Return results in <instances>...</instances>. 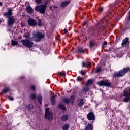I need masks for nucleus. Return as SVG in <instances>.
Here are the masks:
<instances>
[{
    "label": "nucleus",
    "instance_id": "nucleus-42",
    "mask_svg": "<svg viewBox=\"0 0 130 130\" xmlns=\"http://www.w3.org/2000/svg\"><path fill=\"white\" fill-rule=\"evenodd\" d=\"M8 99H9V100H10L11 101H13V100H14V98H13L12 96H9Z\"/></svg>",
    "mask_w": 130,
    "mask_h": 130
},
{
    "label": "nucleus",
    "instance_id": "nucleus-24",
    "mask_svg": "<svg viewBox=\"0 0 130 130\" xmlns=\"http://www.w3.org/2000/svg\"><path fill=\"white\" fill-rule=\"evenodd\" d=\"M77 52H80V53H84V49L82 48H78L77 49Z\"/></svg>",
    "mask_w": 130,
    "mask_h": 130
},
{
    "label": "nucleus",
    "instance_id": "nucleus-22",
    "mask_svg": "<svg viewBox=\"0 0 130 130\" xmlns=\"http://www.w3.org/2000/svg\"><path fill=\"white\" fill-rule=\"evenodd\" d=\"M69 127H70V125H69V124H66L62 126V129L68 130L69 129Z\"/></svg>",
    "mask_w": 130,
    "mask_h": 130
},
{
    "label": "nucleus",
    "instance_id": "nucleus-18",
    "mask_svg": "<svg viewBox=\"0 0 130 130\" xmlns=\"http://www.w3.org/2000/svg\"><path fill=\"white\" fill-rule=\"evenodd\" d=\"M84 130H93V125L89 123Z\"/></svg>",
    "mask_w": 130,
    "mask_h": 130
},
{
    "label": "nucleus",
    "instance_id": "nucleus-48",
    "mask_svg": "<svg viewBox=\"0 0 130 130\" xmlns=\"http://www.w3.org/2000/svg\"><path fill=\"white\" fill-rule=\"evenodd\" d=\"M87 24H88V21H85L84 23V26H85V25H87Z\"/></svg>",
    "mask_w": 130,
    "mask_h": 130
},
{
    "label": "nucleus",
    "instance_id": "nucleus-29",
    "mask_svg": "<svg viewBox=\"0 0 130 130\" xmlns=\"http://www.w3.org/2000/svg\"><path fill=\"white\" fill-rule=\"evenodd\" d=\"M88 91H89V88L88 87H85L82 89V92L83 93H84V92H88Z\"/></svg>",
    "mask_w": 130,
    "mask_h": 130
},
{
    "label": "nucleus",
    "instance_id": "nucleus-13",
    "mask_svg": "<svg viewBox=\"0 0 130 130\" xmlns=\"http://www.w3.org/2000/svg\"><path fill=\"white\" fill-rule=\"evenodd\" d=\"M82 67H83L84 68H86V67H87V68H91L90 62H87V63H86L83 61L82 62Z\"/></svg>",
    "mask_w": 130,
    "mask_h": 130
},
{
    "label": "nucleus",
    "instance_id": "nucleus-19",
    "mask_svg": "<svg viewBox=\"0 0 130 130\" xmlns=\"http://www.w3.org/2000/svg\"><path fill=\"white\" fill-rule=\"evenodd\" d=\"M78 101L79 102L78 105L80 107H82L83 105H84V101L83 100V99H81V100L79 101L78 100Z\"/></svg>",
    "mask_w": 130,
    "mask_h": 130
},
{
    "label": "nucleus",
    "instance_id": "nucleus-43",
    "mask_svg": "<svg viewBox=\"0 0 130 130\" xmlns=\"http://www.w3.org/2000/svg\"><path fill=\"white\" fill-rule=\"evenodd\" d=\"M31 90H32V91H35V86L34 85H32L31 86Z\"/></svg>",
    "mask_w": 130,
    "mask_h": 130
},
{
    "label": "nucleus",
    "instance_id": "nucleus-21",
    "mask_svg": "<svg viewBox=\"0 0 130 130\" xmlns=\"http://www.w3.org/2000/svg\"><path fill=\"white\" fill-rule=\"evenodd\" d=\"M75 98H76L74 95H72V96H71V97H70L69 101H70V102H71V103H72V104H73V103H74Z\"/></svg>",
    "mask_w": 130,
    "mask_h": 130
},
{
    "label": "nucleus",
    "instance_id": "nucleus-52",
    "mask_svg": "<svg viewBox=\"0 0 130 130\" xmlns=\"http://www.w3.org/2000/svg\"><path fill=\"white\" fill-rule=\"evenodd\" d=\"M21 25H22V26H24V24H21Z\"/></svg>",
    "mask_w": 130,
    "mask_h": 130
},
{
    "label": "nucleus",
    "instance_id": "nucleus-39",
    "mask_svg": "<svg viewBox=\"0 0 130 130\" xmlns=\"http://www.w3.org/2000/svg\"><path fill=\"white\" fill-rule=\"evenodd\" d=\"M35 1L37 3V5H39V4L42 2V0H35Z\"/></svg>",
    "mask_w": 130,
    "mask_h": 130
},
{
    "label": "nucleus",
    "instance_id": "nucleus-30",
    "mask_svg": "<svg viewBox=\"0 0 130 130\" xmlns=\"http://www.w3.org/2000/svg\"><path fill=\"white\" fill-rule=\"evenodd\" d=\"M38 25L39 27H41V26H42V23H41V20L40 19H38Z\"/></svg>",
    "mask_w": 130,
    "mask_h": 130
},
{
    "label": "nucleus",
    "instance_id": "nucleus-38",
    "mask_svg": "<svg viewBox=\"0 0 130 130\" xmlns=\"http://www.w3.org/2000/svg\"><path fill=\"white\" fill-rule=\"evenodd\" d=\"M30 97L31 99H35V98H36V95H35V94H31Z\"/></svg>",
    "mask_w": 130,
    "mask_h": 130
},
{
    "label": "nucleus",
    "instance_id": "nucleus-25",
    "mask_svg": "<svg viewBox=\"0 0 130 130\" xmlns=\"http://www.w3.org/2000/svg\"><path fill=\"white\" fill-rule=\"evenodd\" d=\"M89 45L90 48H92L94 47V45H95V43H94L93 41H89Z\"/></svg>",
    "mask_w": 130,
    "mask_h": 130
},
{
    "label": "nucleus",
    "instance_id": "nucleus-17",
    "mask_svg": "<svg viewBox=\"0 0 130 130\" xmlns=\"http://www.w3.org/2000/svg\"><path fill=\"white\" fill-rule=\"evenodd\" d=\"M68 119H69V116L67 114L63 115L61 117V120L62 121H66L68 120Z\"/></svg>",
    "mask_w": 130,
    "mask_h": 130
},
{
    "label": "nucleus",
    "instance_id": "nucleus-2",
    "mask_svg": "<svg viewBox=\"0 0 130 130\" xmlns=\"http://www.w3.org/2000/svg\"><path fill=\"white\" fill-rule=\"evenodd\" d=\"M129 71V68H123V70H120L118 72L114 73V75H113V77L115 78H118V77H122L125 74H126L127 72Z\"/></svg>",
    "mask_w": 130,
    "mask_h": 130
},
{
    "label": "nucleus",
    "instance_id": "nucleus-40",
    "mask_svg": "<svg viewBox=\"0 0 130 130\" xmlns=\"http://www.w3.org/2000/svg\"><path fill=\"white\" fill-rule=\"evenodd\" d=\"M80 74L81 75H82L83 76H84V75H85L86 74V72H85V71H83V70H81L80 71Z\"/></svg>",
    "mask_w": 130,
    "mask_h": 130
},
{
    "label": "nucleus",
    "instance_id": "nucleus-37",
    "mask_svg": "<svg viewBox=\"0 0 130 130\" xmlns=\"http://www.w3.org/2000/svg\"><path fill=\"white\" fill-rule=\"evenodd\" d=\"M51 103L52 105H54V104L55 103V100L54 99V98L51 99Z\"/></svg>",
    "mask_w": 130,
    "mask_h": 130
},
{
    "label": "nucleus",
    "instance_id": "nucleus-5",
    "mask_svg": "<svg viewBox=\"0 0 130 130\" xmlns=\"http://www.w3.org/2000/svg\"><path fill=\"white\" fill-rule=\"evenodd\" d=\"M34 38H37V41H40L41 39L44 38V35L38 32V31H34L33 33Z\"/></svg>",
    "mask_w": 130,
    "mask_h": 130
},
{
    "label": "nucleus",
    "instance_id": "nucleus-7",
    "mask_svg": "<svg viewBox=\"0 0 130 130\" xmlns=\"http://www.w3.org/2000/svg\"><path fill=\"white\" fill-rule=\"evenodd\" d=\"M45 119H48V120L52 119V113L49 111V108L45 109Z\"/></svg>",
    "mask_w": 130,
    "mask_h": 130
},
{
    "label": "nucleus",
    "instance_id": "nucleus-9",
    "mask_svg": "<svg viewBox=\"0 0 130 130\" xmlns=\"http://www.w3.org/2000/svg\"><path fill=\"white\" fill-rule=\"evenodd\" d=\"M25 5L27 13L28 14H32L34 11V9L31 7V6H30V3H29L28 2H26L25 3Z\"/></svg>",
    "mask_w": 130,
    "mask_h": 130
},
{
    "label": "nucleus",
    "instance_id": "nucleus-44",
    "mask_svg": "<svg viewBox=\"0 0 130 130\" xmlns=\"http://www.w3.org/2000/svg\"><path fill=\"white\" fill-rule=\"evenodd\" d=\"M103 8H102V7H100L99 8V12H102V11H103Z\"/></svg>",
    "mask_w": 130,
    "mask_h": 130
},
{
    "label": "nucleus",
    "instance_id": "nucleus-46",
    "mask_svg": "<svg viewBox=\"0 0 130 130\" xmlns=\"http://www.w3.org/2000/svg\"><path fill=\"white\" fill-rule=\"evenodd\" d=\"M68 33V30H67V29H64V34H67Z\"/></svg>",
    "mask_w": 130,
    "mask_h": 130
},
{
    "label": "nucleus",
    "instance_id": "nucleus-41",
    "mask_svg": "<svg viewBox=\"0 0 130 130\" xmlns=\"http://www.w3.org/2000/svg\"><path fill=\"white\" fill-rule=\"evenodd\" d=\"M101 71V68L98 67L96 69V73H99V72Z\"/></svg>",
    "mask_w": 130,
    "mask_h": 130
},
{
    "label": "nucleus",
    "instance_id": "nucleus-8",
    "mask_svg": "<svg viewBox=\"0 0 130 130\" xmlns=\"http://www.w3.org/2000/svg\"><path fill=\"white\" fill-rule=\"evenodd\" d=\"M99 86H106L107 87H110L111 83L108 80L101 81L97 83Z\"/></svg>",
    "mask_w": 130,
    "mask_h": 130
},
{
    "label": "nucleus",
    "instance_id": "nucleus-27",
    "mask_svg": "<svg viewBox=\"0 0 130 130\" xmlns=\"http://www.w3.org/2000/svg\"><path fill=\"white\" fill-rule=\"evenodd\" d=\"M58 107L62 109V110H66V107H64V105L62 104L59 105Z\"/></svg>",
    "mask_w": 130,
    "mask_h": 130
},
{
    "label": "nucleus",
    "instance_id": "nucleus-51",
    "mask_svg": "<svg viewBox=\"0 0 130 130\" xmlns=\"http://www.w3.org/2000/svg\"><path fill=\"white\" fill-rule=\"evenodd\" d=\"M45 106H48V105H47V104H46V105H45Z\"/></svg>",
    "mask_w": 130,
    "mask_h": 130
},
{
    "label": "nucleus",
    "instance_id": "nucleus-26",
    "mask_svg": "<svg viewBox=\"0 0 130 130\" xmlns=\"http://www.w3.org/2000/svg\"><path fill=\"white\" fill-rule=\"evenodd\" d=\"M27 109H28V110H32V109H33V105L32 104H29L26 106Z\"/></svg>",
    "mask_w": 130,
    "mask_h": 130
},
{
    "label": "nucleus",
    "instance_id": "nucleus-16",
    "mask_svg": "<svg viewBox=\"0 0 130 130\" xmlns=\"http://www.w3.org/2000/svg\"><path fill=\"white\" fill-rule=\"evenodd\" d=\"M128 43V38H126L124 40H123L121 45L122 46L125 45V44H127Z\"/></svg>",
    "mask_w": 130,
    "mask_h": 130
},
{
    "label": "nucleus",
    "instance_id": "nucleus-1",
    "mask_svg": "<svg viewBox=\"0 0 130 130\" xmlns=\"http://www.w3.org/2000/svg\"><path fill=\"white\" fill-rule=\"evenodd\" d=\"M4 16L8 19L7 20V25L9 27L12 26V25L15 23V17L12 16L13 15V12H12V9H10L7 10V12L3 13Z\"/></svg>",
    "mask_w": 130,
    "mask_h": 130
},
{
    "label": "nucleus",
    "instance_id": "nucleus-50",
    "mask_svg": "<svg viewBox=\"0 0 130 130\" xmlns=\"http://www.w3.org/2000/svg\"><path fill=\"white\" fill-rule=\"evenodd\" d=\"M19 109H20V108H17V109H16V111H18V110H19Z\"/></svg>",
    "mask_w": 130,
    "mask_h": 130
},
{
    "label": "nucleus",
    "instance_id": "nucleus-14",
    "mask_svg": "<svg viewBox=\"0 0 130 130\" xmlns=\"http://www.w3.org/2000/svg\"><path fill=\"white\" fill-rule=\"evenodd\" d=\"M69 4H70L69 1H65L62 2L60 4V6L61 8H65V7L67 6Z\"/></svg>",
    "mask_w": 130,
    "mask_h": 130
},
{
    "label": "nucleus",
    "instance_id": "nucleus-23",
    "mask_svg": "<svg viewBox=\"0 0 130 130\" xmlns=\"http://www.w3.org/2000/svg\"><path fill=\"white\" fill-rule=\"evenodd\" d=\"M93 84V80L89 79L86 83V86H90V85H92Z\"/></svg>",
    "mask_w": 130,
    "mask_h": 130
},
{
    "label": "nucleus",
    "instance_id": "nucleus-34",
    "mask_svg": "<svg viewBox=\"0 0 130 130\" xmlns=\"http://www.w3.org/2000/svg\"><path fill=\"white\" fill-rule=\"evenodd\" d=\"M62 101L64 103H69L70 101L67 98H63Z\"/></svg>",
    "mask_w": 130,
    "mask_h": 130
},
{
    "label": "nucleus",
    "instance_id": "nucleus-31",
    "mask_svg": "<svg viewBox=\"0 0 130 130\" xmlns=\"http://www.w3.org/2000/svg\"><path fill=\"white\" fill-rule=\"evenodd\" d=\"M51 1V0H45L44 5L47 6V5H48V4H49V3H50Z\"/></svg>",
    "mask_w": 130,
    "mask_h": 130
},
{
    "label": "nucleus",
    "instance_id": "nucleus-35",
    "mask_svg": "<svg viewBox=\"0 0 130 130\" xmlns=\"http://www.w3.org/2000/svg\"><path fill=\"white\" fill-rule=\"evenodd\" d=\"M24 37H25V38H28L30 39V34H28V33H25L24 35Z\"/></svg>",
    "mask_w": 130,
    "mask_h": 130
},
{
    "label": "nucleus",
    "instance_id": "nucleus-36",
    "mask_svg": "<svg viewBox=\"0 0 130 130\" xmlns=\"http://www.w3.org/2000/svg\"><path fill=\"white\" fill-rule=\"evenodd\" d=\"M77 81L78 82H81V81H83V78L80 77V76H78L77 78Z\"/></svg>",
    "mask_w": 130,
    "mask_h": 130
},
{
    "label": "nucleus",
    "instance_id": "nucleus-11",
    "mask_svg": "<svg viewBox=\"0 0 130 130\" xmlns=\"http://www.w3.org/2000/svg\"><path fill=\"white\" fill-rule=\"evenodd\" d=\"M28 23L29 26H37V22H36V21L32 18H30L29 19H28Z\"/></svg>",
    "mask_w": 130,
    "mask_h": 130
},
{
    "label": "nucleus",
    "instance_id": "nucleus-32",
    "mask_svg": "<svg viewBox=\"0 0 130 130\" xmlns=\"http://www.w3.org/2000/svg\"><path fill=\"white\" fill-rule=\"evenodd\" d=\"M67 74L66 73V72L62 71L60 73V76L61 77H66V75Z\"/></svg>",
    "mask_w": 130,
    "mask_h": 130
},
{
    "label": "nucleus",
    "instance_id": "nucleus-45",
    "mask_svg": "<svg viewBox=\"0 0 130 130\" xmlns=\"http://www.w3.org/2000/svg\"><path fill=\"white\" fill-rule=\"evenodd\" d=\"M128 21H130V10L128 12Z\"/></svg>",
    "mask_w": 130,
    "mask_h": 130
},
{
    "label": "nucleus",
    "instance_id": "nucleus-47",
    "mask_svg": "<svg viewBox=\"0 0 130 130\" xmlns=\"http://www.w3.org/2000/svg\"><path fill=\"white\" fill-rule=\"evenodd\" d=\"M104 45H107V42L104 41L103 43Z\"/></svg>",
    "mask_w": 130,
    "mask_h": 130
},
{
    "label": "nucleus",
    "instance_id": "nucleus-4",
    "mask_svg": "<svg viewBox=\"0 0 130 130\" xmlns=\"http://www.w3.org/2000/svg\"><path fill=\"white\" fill-rule=\"evenodd\" d=\"M21 43L23 46H25L26 47H27V48H31V47H33V45L34 44L33 42L27 39L25 40H21Z\"/></svg>",
    "mask_w": 130,
    "mask_h": 130
},
{
    "label": "nucleus",
    "instance_id": "nucleus-53",
    "mask_svg": "<svg viewBox=\"0 0 130 130\" xmlns=\"http://www.w3.org/2000/svg\"><path fill=\"white\" fill-rule=\"evenodd\" d=\"M110 6H111V5H110Z\"/></svg>",
    "mask_w": 130,
    "mask_h": 130
},
{
    "label": "nucleus",
    "instance_id": "nucleus-54",
    "mask_svg": "<svg viewBox=\"0 0 130 130\" xmlns=\"http://www.w3.org/2000/svg\"><path fill=\"white\" fill-rule=\"evenodd\" d=\"M0 23H1V20H0Z\"/></svg>",
    "mask_w": 130,
    "mask_h": 130
},
{
    "label": "nucleus",
    "instance_id": "nucleus-33",
    "mask_svg": "<svg viewBox=\"0 0 130 130\" xmlns=\"http://www.w3.org/2000/svg\"><path fill=\"white\" fill-rule=\"evenodd\" d=\"M50 7L51 10H52V11H53V10H55L56 8H57V7H56V6L55 5L50 6Z\"/></svg>",
    "mask_w": 130,
    "mask_h": 130
},
{
    "label": "nucleus",
    "instance_id": "nucleus-20",
    "mask_svg": "<svg viewBox=\"0 0 130 130\" xmlns=\"http://www.w3.org/2000/svg\"><path fill=\"white\" fill-rule=\"evenodd\" d=\"M38 100L40 104H41V103H42V95H41V94L38 95Z\"/></svg>",
    "mask_w": 130,
    "mask_h": 130
},
{
    "label": "nucleus",
    "instance_id": "nucleus-28",
    "mask_svg": "<svg viewBox=\"0 0 130 130\" xmlns=\"http://www.w3.org/2000/svg\"><path fill=\"white\" fill-rule=\"evenodd\" d=\"M11 43H12V45H13V46L18 45V42L14 40L11 41Z\"/></svg>",
    "mask_w": 130,
    "mask_h": 130
},
{
    "label": "nucleus",
    "instance_id": "nucleus-12",
    "mask_svg": "<svg viewBox=\"0 0 130 130\" xmlns=\"http://www.w3.org/2000/svg\"><path fill=\"white\" fill-rule=\"evenodd\" d=\"M87 118L89 120H95V116L93 112H90L87 114Z\"/></svg>",
    "mask_w": 130,
    "mask_h": 130
},
{
    "label": "nucleus",
    "instance_id": "nucleus-15",
    "mask_svg": "<svg viewBox=\"0 0 130 130\" xmlns=\"http://www.w3.org/2000/svg\"><path fill=\"white\" fill-rule=\"evenodd\" d=\"M9 91H10V88H9V87H5L1 92V95L7 93V92H9Z\"/></svg>",
    "mask_w": 130,
    "mask_h": 130
},
{
    "label": "nucleus",
    "instance_id": "nucleus-10",
    "mask_svg": "<svg viewBox=\"0 0 130 130\" xmlns=\"http://www.w3.org/2000/svg\"><path fill=\"white\" fill-rule=\"evenodd\" d=\"M108 23V19H107V17H105L104 18H102V20L100 21L99 25L100 26H106Z\"/></svg>",
    "mask_w": 130,
    "mask_h": 130
},
{
    "label": "nucleus",
    "instance_id": "nucleus-3",
    "mask_svg": "<svg viewBox=\"0 0 130 130\" xmlns=\"http://www.w3.org/2000/svg\"><path fill=\"white\" fill-rule=\"evenodd\" d=\"M46 5L44 4H41L40 5L37 6L35 10L36 12H39L40 14H45V10H46Z\"/></svg>",
    "mask_w": 130,
    "mask_h": 130
},
{
    "label": "nucleus",
    "instance_id": "nucleus-6",
    "mask_svg": "<svg viewBox=\"0 0 130 130\" xmlns=\"http://www.w3.org/2000/svg\"><path fill=\"white\" fill-rule=\"evenodd\" d=\"M123 95L126 97L124 100V102H128L130 100V88L128 87L125 89Z\"/></svg>",
    "mask_w": 130,
    "mask_h": 130
},
{
    "label": "nucleus",
    "instance_id": "nucleus-49",
    "mask_svg": "<svg viewBox=\"0 0 130 130\" xmlns=\"http://www.w3.org/2000/svg\"><path fill=\"white\" fill-rule=\"evenodd\" d=\"M2 5H3V2H0V6H2Z\"/></svg>",
    "mask_w": 130,
    "mask_h": 130
}]
</instances>
